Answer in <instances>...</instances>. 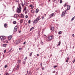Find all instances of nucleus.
Listing matches in <instances>:
<instances>
[{
    "mask_svg": "<svg viewBox=\"0 0 75 75\" xmlns=\"http://www.w3.org/2000/svg\"><path fill=\"white\" fill-rule=\"evenodd\" d=\"M60 44H61V41H59V43L58 45H57V46H59Z\"/></svg>",
    "mask_w": 75,
    "mask_h": 75,
    "instance_id": "nucleus-24",
    "label": "nucleus"
},
{
    "mask_svg": "<svg viewBox=\"0 0 75 75\" xmlns=\"http://www.w3.org/2000/svg\"><path fill=\"white\" fill-rule=\"evenodd\" d=\"M68 61H69V58L67 57L66 59V62H68Z\"/></svg>",
    "mask_w": 75,
    "mask_h": 75,
    "instance_id": "nucleus-18",
    "label": "nucleus"
},
{
    "mask_svg": "<svg viewBox=\"0 0 75 75\" xmlns=\"http://www.w3.org/2000/svg\"><path fill=\"white\" fill-rule=\"evenodd\" d=\"M4 53H6V50H4Z\"/></svg>",
    "mask_w": 75,
    "mask_h": 75,
    "instance_id": "nucleus-48",
    "label": "nucleus"
},
{
    "mask_svg": "<svg viewBox=\"0 0 75 75\" xmlns=\"http://www.w3.org/2000/svg\"><path fill=\"white\" fill-rule=\"evenodd\" d=\"M16 44H19V43H20V40H16V41L15 42Z\"/></svg>",
    "mask_w": 75,
    "mask_h": 75,
    "instance_id": "nucleus-8",
    "label": "nucleus"
},
{
    "mask_svg": "<svg viewBox=\"0 0 75 75\" xmlns=\"http://www.w3.org/2000/svg\"><path fill=\"white\" fill-rule=\"evenodd\" d=\"M19 51H21V50H22V48H19Z\"/></svg>",
    "mask_w": 75,
    "mask_h": 75,
    "instance_id": "nucleus-36",
    "label": "nucleus"
},
{
    "mask_svg": "<svg viewBox=\"0 0 75 75\" xmlns=\"http://www.w3.org/2000/svg\"><path fill=\"white\" fill-rule=\"evenodd\" d=\"M62 3V1L61 0L60 1V3Z\"/></svg>",
    "mask_w": 75,
    "mask_h": 75,
    "instance_id": "nucleus-42",
    "label": "nucleus"
},
{
    "mask_svg": "<svg viewBox=\"0 0 75 75\" xmlns=\"http://www.w3.org/2000/svg\"><path fill=\"white\" fill-rule=\"evenodd\" d=\"M17 26H16L15 27L13 31L14 32H16V31H17Z\"/></svg>",
    "mask_w": 75,
    "mask_h": 75,
    "instance_id": "nucleus-7",
    "label": "nucleus"
},
{
    "mask_svg": "<svg viewBox=\"0 0 75 75\" xmlns=\"http://www.w3.org/2000/svg\"><path fill=\"white\" fill-rule=\"evenodd\" d=\"M27 59V57H26L24 59V61H26V59Z\"/></svg>",
    "mask_w": 75,
    "mask_h": 75,
    "instance_id": "nucleus-38",
    "label": "nucleus"
},
{
    "mask_svg": "<svg viewBox=\"0 0 75 75\" xmlns=\"http://www.w3.org/2000/svg\"><path fill=\"white\" fill-rule=\"evenodd\" d=\"M13 23L14 24H16V23H17V22H16V21H14L13 22Z\"/></svg>",
    "mask_w": 75,
    "mask_h": 75,
    "instance_id": "nucleus-26",
    "label": "nucleus"
},
{
    "mask_svg": "<svg viewBox=\"0 0 75 75\" xmlns=\"http://www.w3.org/2000/svg\"><path fill=\"white\" fill-rule=\"evenodd\" d=\"M75 59L74 60V61L73 62V64H74V62H75Z\"/></svg>",
    "mask_w": 75,
    "mask_h": 75,
    "instance_id": "nucleus-54",
    "label": "nucleus"
},
{
    "mask_svg": "<svg viewBox=\"0 0 75 75\" xmlns=\"http://www.w3.org/2000/svg\"><path fill=\"white\" fill-rule=\"evenodd\" d=\"M7 67V65H5L4 66L5 68H6Z\"/></svg>",
    "mask_w": 75,
    "mask_h": 75,
    "instance_id": "nucleus-41",
    "label": "nucleus"
},
{
    "mask_svg": "<svg viewBox=\"0 0 75 75\" xmlns=\"http://www.w3.org/2000/svg\"><path fill=\"white\" fill-rule=\"evenodd\" d=\"M55 14H56V13H53L49 15L50 18H51V17H52L53 16H55Z\"/></svg>",
    "mask_w": 75,
    "mask_h": 75,
    "instance_id": "nucleus-4",
    "label": "nucleus"
},
{
    "mask_svg": "<svg viewBox=\"0 0 75 75\" xmlns=\"http://www.w3.org/2000/svg\"><path fill=\"white\" fill-rule=\"evenodd\" d=\"M37 56H39V54H37Z\"/></svg>",
    "mask_w": 75,
    "mask_h": 75,
    "instance_id": "nucleus-60",
    "label": "nucleus"
},
{
    "mask_svg": "<svg viewBox=\"0 0 75 75\" xmlns=\"http://www.w3.org/2000/svg\"><path fill=\"white\" fill-rule=\"evenodd\" d=\"M20 62H21V60H18L17 63H18V64H19Z\"/></svg>",
    "mask_w": 75,
    "mask_h": 75,
    "instance_id": "nucleus-17",
    "label": "nucleus"
},
{
    "mask_svg": "<svg viewBox=\"0 0 75 75\" xmlns=\"http://www.w3.org/2000/svg\"><path fill=\"white\" fill-rule=\"evenodd\" d=\"M0 38L2 41H4V40L6 39V37L4 36H0Z\"/></svg>",
    "mask_w": 75,
    "mask_h": 75,
    "instance_id": "nucleus-3",
    "label": "nucleus"
},
{
    "mask_svg": "<svg viewBox=\"0 0 75 75\" xmlns=\"http://www.w3.org/2000/svg\"><path fill=\"white\" fill-rule=\"evenodd\" d=\"M25 18H28V16H27V15H26Z\"/></svg>",
    "mask_w": 75,
    "mask_h": 75,
    "instance_id": "nucleus-46",
    "label": "nucleus"
},
{
    "mask_svg": "<svg viewBox=\"0 0 75 75\" xmlns=\"http://www.w3.org/2000/svg\"><path fill=\"white\" fill-rule=\"evenodd\" d=\"M66 6H67V3H65L64 4V7H66Z\"/></svg>",
    "mask_w": 75,
    "mask_h": 75,
    "instance_id": "nucleus-40",
    "label": "nucleus"
},
{
    "mask_svg": "<svg viewBox=\"0 0 75 75\" xmlns=\"http://www.w3.org/2000/svg\"><path fill=\"white\" fill-rule=\"evenodd\" d=\"M75 17H74L72 19H71V21H72L73 20H74V18Z\"/></svg>",
    "mask_w": 75,
    "mask_h": 75,
    "instance_id": "nucleus-45",
    "label": "nucleus"
},
{
    "mask_svg": "<svg viewBox=\"0 0 75 75\" xmlns=\"http://www.w3.org/2000/svg\"><path fill=\"white\" fill-rule=\"evenodd\" d=\"M15 1L17 3V2H19V1L18 0H16Z\"/></svg>",
    "mask_w": 75,
    "mask_h": 75,
    "instance_id": "nucleus-39",
    "label": "nucleus"
},
{
    "mask_svg": "<svg viewBox=\"0 0 75 75\" xmlns=\"http://www.w3.org/2000/svg\"><path fill=\"white\" fill-rule=\"evenodd\" d=\"M44 68L42 67V70H44Z\"/></svg>",
    "mask_w": 75,
    "mask_h": 75,
    "instance_id": "nucleus-56",
    "label": "nucleus"
},
{
    "mask_svg": "<svg viewBox=\"0 0 75 75\" xmlns=\"http://www.w3.org/2000/svg\"><path fill=\"white\" fill-rule=\"evenodd\" d=\"M72 35L73 37H74V34H73Z\"/></svg>",
    "mask_w": 75,
    "mask_h": 75,
    "instance_id": "nucleus-52",
    "label": "nucleus"
},
{
    "mask_svg": "<svg viewBox=\"0 0 75 75\" xmlns=\"http://www.w3.org/2000/svg\"><path fill=\"white\" fill-rule=\"evenodd\" d=\"M23 64L24 65H25V63H26V62H23Z\"/></svg>",
    "mask_w": 75,
    "mask_h": 75,
    "instance_id": "nucleus-35",
    "label": "nucleus"
},
{
    "mask_svg": "<svg viewBox=\"0 0 75 75\" xmlns=\"http://www.w3.org/2000/svg\"><path fill=\"white\" fill-rule=\"evenodd\" d=\"M53 67L54 68H56V67H58V66H54Z\"/></svg>",
    "mask_w": 75,
    "mask_h": 75,
    "instance_id": "nucleus-44",
    "label": "nucleus"
},
{
    "mask_svg": "<svg viewBox=\"0 0 75 75\" xmlns=\"http://www.w3.org/2000/svg\"><path fill=\"white\" fill-rule=\"evenodd\" d=\"M37 23V21H36V20H34L33 21V23L34 24H36Z\"/></svg>",
    "mask_w": 75,
    "mask_h": 75,
    "instance_id": "nucleus-15",
    "label": "nucleus"
},
{
    "mask_svg": "<svg viewBox=\"0 0 75 75\" xmlns=\"http://www.w3.org/2000/svg\"><path fill=\"white\" fill-rule=\"evenodd\" d=\"M33 52L30 53V54H29V56L30 57H31V56H32V54H33Z\"/></svg>",
    "mask_w": 75,
    "mask_h": 75,
    "instance_id": "nucleus-14",
    "label": "nucleus"
},
{
    "mask_svg": "<svg viewBox=\"0 0 75 75\" xmlns=\"http://www.w3.org/2000/svg\"><path fill=\"white\" fill-rule=\"evenodd\" d=\"M40 67L41 68H42V63H40Z\"/></svg>",
    "mask_w": 75,
    "mask_h": 75,
    "instance_id": "nucleus-37",
    "label": "nucleus"
},
{
    "mask_svg": "<svg viewBox=\"0 0 75 75\" xmlns=\"http://www.w3.org/2000/svg\"><path fill=\"white\" fill-rule=\"evenodd\" d=\"M40 43L41 45H43V42H41Z\"/></svg>",
    "mask_w": 75,
    "mask_h": 75,
    "instance_id": "nucleus-47",
    "label": "nucleus"
},
{
    "mask_svg": "<svg viewBox=\"0 0 75 75\" xmlns=\"http://www.w3.org/2000/svg\"><path fill=\"white\" fill-rule=\"evenodd\" d=\"M12 38V36H8V40H11V38Z\"/></svg>",
    "mask_w": 75,
    "mask_h": 75,
    "instance_id": "nucleus-10",
    "label": "nucleus"
},
{
    "mask_svg": "<svg viewBox=\"0 0 75 75\" xmlns=\"http://www.w3.org/2000/svg\"><path fill=\"white\" fill-rule=\"evenodd\" d=\"M5 75H10V74L8 73H6L5 74Z\"/></svg>",
    "mask_w": 75,
    "mask_h": 75,
    "instance_id": "nucleus-33",
    "label": "nucleus"
},
{
    "mask_svg": "<svg viewBox=\"0 0 75 75\" xmlns=\"http://www.w3.org/2000/svg\"><path fill=\"white\" fill-rule=\"evenodd\" d=\"M61 34H62V32L59 31L58 32V34L60 35Z\"/></svg>",
    "mask_w": 75,
    "mask_h": 75,
    "instance_id": "nucleus-31",
    "label": "nucleus"
},
{
    "mask_svg": "<svg viewBox=\"0 0 75 75\" xmlns=\"http://www.w3.org/2000/svg\"><path fill=\"white\" fill-rule=\"evenodd\" d=\"M34 27H33L30 30V31H31L32 30H33V29H34Z\"/></svg>",
    "mask_w": 75,
    "mask_h": 75,
    "instance_id": "nucleus-29",
    "label": "nucleus"
},
{
    "mask_svg": "<svg viewBox=\"0 0 75 75\" xmlns=\"http://www.w3.org/2000/svg\"><path fill=\"white\" fill-rule=\"evenodd\" d=\"M31 74H32V73H31V72H30L29 73L28 75H31Z\"/></svg>",
    "mask_w": 75,
    "mask_h": 75,
    "instance_id": "nucleus-34",
    "label": "nucleus"
},
{
    "mask_svg": "<svg viewBox=\"0 0 75 75\" xmlns=\"http://www.w3.org/2000/svg\"><path fill=\"white\" fill-rule=\"evenodd\" d=\"M4 27H5V28H7V24L5 23L4 24Z\"/></svg>",
    "mask_w": 75,
    "mask_h": 75,
    "instance_id": "nucleus-16",
    "label": "nucleus"
},
{
    "mask_svg": "<svg viewBox=\"0 0 75 75\" xmlns=\"http://www.w3.org/2000/svg\"><path fill=\"white\" fill-rule=\"evenodd\" d=\"M19 17L21 18V14H20L18 15Z\"/></svg>",
    "mask_w": 75,
    "mask_h": 75,
    "instance_id": "nucleus-32",
    "label": "nucleus"
},
{
    "mask_svg": "<svg viewBox=\"0 0 75 75\" xmlns=\"http://www.w3.org/2000/svg\"><path fill=\"white\" fill-rule=\"evenodd\" d=\"M44 17L42 16V20H43L44 19Z\"/></svg>",
    "mask_w": 75,
    "mask_h": 75,
    "instance_id": "nucleus-50",
    "label": "nucleus"
},
{
    "mask_svg": "<svg viewBox=\"0 0 75 75\" xmlns=\"http://www.w3.org/2000/svg\"><path fill=\"white\" fill-rule=\"evenodd\" d=\"M23 44H24H24H25V42H24Z\"/></svg>",
    "mask_w": 75,
    "mask_h": 75,
    "instance_id": "nucleus-58",
    "label": "nucleus"
},
{
    "mask_svg": "<svg viewBox=\"0 0 75 75\" xmlns=\"http://www.w3.org/2000/svg\"><path fill=\"white\" fill-rule=\"evenodd\" d=\"M40 16H39L38 17L36 18L35 19L36 21V22H38L39 20H40Z\"/></svg>",
    "mask_w": 75,
    "mask_h": 75,
    "instance_id": "nucleus-6",
    "label": "nucleus"
},
{
    "mask_svg": "<svg viewBox=\"0 0 75 75\" xmlns=\"http://www.w3.org/2000/svg\"><path fill=\"white\" fill-rule=\"evenodd\" d=\"M65 16V13L62 12V16Z\"/></svg>",
    "mask_w": 75,
    "mask_h": 75,
    "instance_id": "nucleus-19",
    "label": "nucleus"
},
{
    "mask_svg": "<svg viewBox=\"0 0 75 75\" xmlns=\"http://www.w3.org/2000/svg\"><path fill=\"white\" fill-rule=\"evenodd\" d=\"M55 71H53V72H52V73H55Z\"/></svg>",
    "mask_w": 75,
    "mask_h": 75,
    "instance_id": "nucleus-51",
    "label": "nucleus"
},
{
    "mask_svg": "<svg viewBox=\"0 0 75 75\" xmlns=\"http://www.w3.org/2000/svg\"><path fill=\"white\" fill-rule=\"evenodd\" d=\"M68 11L67 10H66L65 11V13H66V12H67Z\"/></svg>",
    "mask_w": 75,
    "mask_h": 75,
    "instance_id": "nucleus-55",
    "label": "nucleus"
},
{
    "mask_svg": "<svg viewBox=\"0 0 75 75\" xmlns=\"http://www.w3.org/2000/svg\"><path fill=\"white\" fill-rule=\"evenodd\" d=\"M25 14H27V13L28 12V9H26L25 11Z\"/></svg>",
    "mask_w": 75,
    "mask_h": 75,
    "instance_id": "nucleus-23",
    "label": "nucleus"
},
{
    "mask_svg": "<svg viewBox=\"0 0 75 75\" xmlns=\"http://www.w3.org/2000/svg\"><path fill=\"white\" fill-rule=\"evenodd\" d=\"M50 30L52 31H54V28L53 27H51Z\"/></svg>",
    "mask_w": 75,
    "mask_h": 75,
    "instance_id": "nucleus-9",
    "label": "nucleus"
},
{
    "mask_svg": "<svg viewBox=\"0 0 75 75\" xmlns=\"http://www.w3.org/2000/svg\"><path fill=\"white\" fill-rule=\"evenodd\" d=\"M14 17L15 18H17V14H15L14 15Z\"/></svg>",
    "mask_w": 75,
    "mask_h": 75,
    "instance_id": "nucleus-25",
    "label": "nucleus"
},
{
    "mask_svg": "<svg viewBox=\"0 0 75 75\" xmlns=\"http://www.w3.org/2000/svg\"><path fill=\"white\" fill-rule=\"evenodd\" d=\"M19 33H21V31H19Z\"/></svg>",
    "mask_w": 75,
    "mask_h": 75,
    "instance_id": "nucleus-59",
    "label": "nucleus"
},
{
    "mask_svg": "<svg viewBox=\"0 0 75 75\" xmlns=\"http://www.w3.org/2000/svg\"><path fill=\"white\" fill-rule=\"evenodd\" d=\"M21 17L24 18V15L23 14H21Z\"/></svg>",
    "mask_w": 75,
    "mask_h": 75,
    "instance_id": "nucleus-22",
    "label": "nucleus"
},
{
    "mask_svg": "<svg viewBox=\"0 0 75 75\" xmlns=\"http://www.w3.org/2000/svg\"><path fill=\"white\" fill-rule=\"evenodd\" d=\"M19 67L20 65H19V64H18V65L16 67V68L17 69Z\"/></svg>",
    "mask_w": 75,
    "mask_h": 75,
    "instance_id": "nucleus-30",
    "label": "nucleus"
},
{
    "mask_svg": "<svg viewBox=\"0 0 75 75\" xmlns=\"http://www.w3.org/2000/svg\"><path fill=\"white\" fill-rule=\"evenodd\" d=\"M26 3H26V1H24V3L22 2V6L24 7V5H26Z\"/></svg>",
    "mask_w": 75,
    "mask_h": 75,
    "instance_id": "nucleus-5",
    "label": "nucleus"
},
{
    "mask_svg": "<svg viewBox=\"0 0 75 75\" xmlns=\"http://www.w3.org/2000/svg\"><path fill=\"white\" fill-rule=\"evenodd\" d=\"M27 7H25L24 9V10H23V11H26V10H27Z\"/></svg>",
    "mask_w": 75,
    "mask_h": 75,
    "instance_id": "nucleus-20",
    "label": "nucleus"
},
{
    "mask_svg": "<svg viewBox=\"0 0 75 75\" xmlns=\"http://www.w3.org/2000/svg\"><path fill=\"white\" fill-rule=\"evenodd\" d=\"M21 7L20 6H19V8H17V12L18 13H20V12H21Z\"/></svg>",
    "mask_w": 75,
    "mask_h": 75,
    "instance_id": "nucleus-2",
    "label": "nucleus"
},
{
    "mask_svg": "<svg viewBox=\"0 0 75 75\" xmlns=\"http://www.w3.org/2000/svg\"><path fill=\"white\" fill-rule=\"evenodd\" d=\"M29 7H31V9H33V8H34V6L33 5H32V4L30 5L29 6Z\"/></svg>",
    "mask_w": 75,
    "mask_h": 75,
    "instance_id": "nucleus-11",
    "label": "nucleus"
},
{
    "mask_svg": "<svg viewBox=\"0 0 75 75\" xmlns=\"http://www.w3.org/2000/svg\"><path fill=\"white\" fill-rule=\"evenodd\" d=\"M45 16H46V14H45Z\"/></svg>",
    "mask_w": 75,
    "mask_h": 75,
    "instance_id": "nucleus-62",
    "label": "nucleus"
},
{
    "mask_svg": "<svg viewBox=\"0 0 75 75\" xmlns=\"http://www.w3.org/2000/svg\"><path fill=\"white\" fill-rule=\"evenodd\" d=\"M23 20L22 19H21L20 21V23H23Z\"/></svg>",
    "mask_w": 75,
    "mask_h": 75,
    "instance_id": "nucleus-27",
    "label": "nucleus"
},
{
    "mask_svg": "<svg viewBox=\"0 0 75 75\" xmlns=\"http://www.w3.org/2000/svg\"><path fill=\"white\" fill-rule=\"evenodd\" d=\"M38 11L39 10L38 9H37L35 11L36 13H38Z\"/></svg>",
    "mask_w": 75,
    "mask_h": 75,
    "instance_id": "nucleus-21",
    "label": "nucleus"
},
{
    "mask_svg": "<svg viewBox=\"0 0 75 75\" xmlns=\"http://www.w3.org/2000/svg\"><path fill=\"white\" fill-rule=\"evenodd\" d=\"M31 22V21L30 20H29L28 23L29 24H30V23Z\"/></svg>",
    "mask_w": 75,
    "mask_h": 75,
    "instance_id": "nucleus-43",
    "label": "nucleus"
},
{
    "mask_svg": "<svg viewBox=\"0 0 75 75\" xmlns=\"http://www.w3.org/2000/svg\"><path fill=\"white\" fill-rule=\"evenodd\" d=\"M44 38H47V36H46V35H44Z\"/></svg>",
    "mask_w": 75,
    "mask_h": 75,
    "instance_id": "nucleus-49",
    "label": "nucleus"
},
{
    "mask_svg": "<svg viewBox=\"0 0 75 75\" xmlns=\"http://www.w3.org/2000/svg\"><path fill=\"white\" fill-rule=\"evenodd\" d=\"M39 68H36V69L37 70H38L39 69Z\"/></svg>",
    "mask_w": 75,
    "mask_h": 75,
    "instance_id": "nucleus-53",
    "label": "nucleus"
},
{
    "mask_svg": "<svg viewBox=\"0 0 75 75\" xmlns=\"http://www.w3.org/2000/svg\"><path fill=\"white\" fill-rule=\"evenodd\" d=\"M12 50L11 49L9 51H11Z\"/></svg>",
    "mask_w": 75,
    "mask_h": 75,
    "instance_id": "nucleus-61",
    "label": "nucleus"
},
{
    "mask_svg": "<svg viewBox=\"0 0 75 75\" xmlns=\"http://www.w3.org/2000/svg\"><path fill=\"white\" fill-rule=\"evenodd\" d=\"M54 38V36L53 35L48 36L47 38V41H51L52 39Z\"/></svg>",
    "mask_w": 75,
    "mask_h": 75,
    "instance_id": "nucleus-1",
    "label": "nucleus"
},
{
    "mask_svg": "<svg viewBox=\"0 0 75 75\" xmlns=\"http://www.w3.org/2000/svg\"><path fill=\"white\" fill-rule=\"evenodd\" d=\"M67 10H69L70 9V6L69 5H67Z\"/></svg>",
    "mask_w": 75,
    "mask_h": 75,
    "instance_id": "nucleus-12",
    "label": "nucleus"
},
{
    "mask_svg": "<svg viewBox=\"0 0 75 75\" xmlns=\"http://www.w3.org/2000/svg\"><path fill=\"white\" fill-rule=\"evenodd\" d=\"M27 73H28V71H27Z\"/></svg>",
    "mask_w": 75,
    "mask_h": 75,
    "instance_id": "nucleus-63",
    "label": "nucleus"
},
{
    "mask_svg": "<svg viewBox=\"0 0 75 75\" xmlns=\"http://www.w3.org/2000/svg\"><path fill=\"white\" fill-rule=\"evenodd\" d=\"M25 75H27V74H26Z\"/></svg>",
    "mask_w": 75,
    "mask_h": 75,
    "instance_id": "nucleus-64",
    "label": "nucleus"
},
{
    "mask_svg": "<svg viewBox=\"0 0 75 75\" xmlns=\"http://www.w3.org/2000/svg\"><path fill=\"white\" fill-rule=\"evenodd\" d=\"M6 43H8V41L7 40L6 41Z\"/></svg>",
    "mask_w": 75,
    "mask_h": 75,
    "instance_id": "nucleus-57",
    "label": "nucleus"
},
{
    "mask_svg": "<svg viewBox=\"0 0 75 75\" xmlns=\"http://www.w3.org/2000/svg\"><path fill=\"white\" fill-rule=\"evenodd\" d=\"M6 45H7V44H3V47H6Z\"/></svg>",
    "mask_w": 75,
    "mask_h": 75,
    "instance_id": "nucleus-28",
    "label": "nucleus"
},
{
    "mask_svg": "<svg viewBox=\"0 0 75 75\" xmlns=\"http://www.w3.org/2000/svg\"><path fill=\"white\" fill-rule=\"evenodd\" d=\"M31 12L32 13H35V11H34V10L33 9L31 11Z\"/></svg>",
    "mask_w": 75,
    "mask_h": 75,
    "instance_id": "nucleus-13",
    "label": "nucleus"
}]
</instances>
